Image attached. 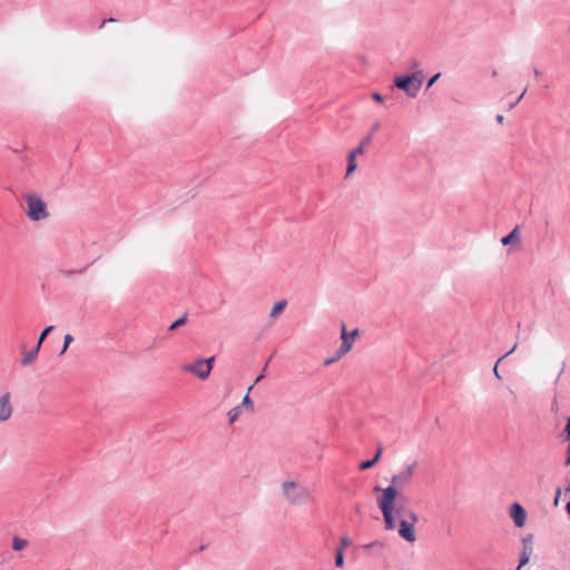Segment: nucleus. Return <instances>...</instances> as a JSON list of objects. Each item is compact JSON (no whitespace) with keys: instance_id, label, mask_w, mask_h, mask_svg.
I'll return each mask as SVG.
<instances>
[{"instance_id":"obj_1","label":"nucleus","mask_w":570,"mask_h":570,"mask_svg":"<svg viewBox=\"0 0 570 570\" xmlns=\"http://www.w3.org/2000/svg\"><path fill=\"white\" fill-rule=\"evenodd\" d=\"M282 493L291 505H304L308 503L312 499V492L305 485L287 480L282 483Z\"/></svg>"},{"instance_id":"obj_2","label":"nucleus","mask_w":570,"mask_h":570,"mask_svg":"<svg viewBox=\"0 0 570 570\" xmlns=\"http://www.w3.org/2000/svg\"><path fill=\"white\" fill-rule=\"evenodd\" d=\"M416 470V462L407 464L405 468L400 470L391 479V484L384 490L394 491V500L399 502H407V498L400 494V491L411 484Z\"/></svg>"},{"instance_id":"obj_3","label":"nucleus","mask_w":570,"mask_h":570,"mask_svg":"<svg viewBox=\"0 0 570 570\" xmlns=\"http://www.w3.org/2000/svg\"><path fill=\"white\" fill-rule=\"evenodd\" d=\"M374 492L382 493L381 497L377 498V507L380 508L383 514L385 529L394 530L396 527L394 518V503L397 502L396 500H394V491L382 490L381 487H375Z\"/></svg>"},{"instance_id":"obj_4","label":"nucleus","mask_w":570,"mask_h":570,"mask_svg":"<svg viewBox=\"0 0 570 570\" xmlns=\"http://www.w3.org/2000/svg\"><path fill=\"white\" fill-rule=\"evenodd\" d=\"M423 83V71L417 70L411 75L395 77L394 86L403 90L410 98H415Z\"/></svg>"},{"instance_id":"obj_5","label":"nucleus","mask_w":570,"mask_h":570,"mask_svg":"<svg viewBox=\"0 0 570 570\" xmlns=\"http://www.w3.org/2000/svg\"><path fill=\"white\" fill-rule=\"evenodd\" d=\"M27 203V217L33 222H40L49 216L46 203L36 194L24 196Z\"/></svg>"},{"instance_id":"obj_6","label":"nucleus","mask_w":570,"mask_h":570,"mask_svg":"<svg viewBox=\"0 0 570 570\" xmlns=\"http://www.w3.org/2000/svg\"><path fill=\"white\" fill-rule=\"evenodd\" d=\"M214 361V356L209 358H198L195 363L186 364L181 368L184 372L193 373L200 380H206L212 372Z\"/></svg>"},{"instance_id":"obj_7","label":"nucleus","mask_w":570,"mask_h":570,"mask_svg":"<svg viewBox=\"0 0 570 570\" xmlns=\"http://www.w3.org/2000/svg\"><path fill=\"white\" fill-rule=\"evenodd\" d=\"M357 335H358L357 330H354L351 333H348L346 331L345 324H342V333H341L342 344H341L340 348L336 351L335 357L326 360L325 365L332 364L333 362L340 360L342 356H344L346 353H348L353 346V340Z\"/></svg>"},{"instance_id":"obj_8","label":"nucleus","mask_w":570,"mask_h":570,"mask_svg":"<svg viewBox=\"0 0 570 570\" xmlns=\"http://www.w3.org/2000/svg\"><path fill=\"white\" fill-rule=\"evenodd\" d=\"M419 517L414 511H406V519L400 521L399 534L407 542L416 540L414 527Z\"/></svg>"},{"instance_id":"obj_9","label":"nucleus","mask_w":570,"mask_h":570,"mask_svg":"<svg viewBox=\"0 0 570 570\" xmlns=\"http://www.w3.org/2000/svg\"><path fill=\"white\" fill-rule=\"evenodd\" d=\"M11 395L9 392L0 396V422L8 421L12 415Z\"/></svg>"},{"instance_id":"obj_10","label":"nucleus","mask_w":570,"mask_h":570,"mask_svg":"<svg viewBox=\"0 0 570 570\" xmlns=\"http://www.w3.org/2000/svg\"><path fill=\"white\" fill-rule=\"evenodd\" d=\"M510 517L513 519L515 527L522 528L527 521V512L520 503H513L510 508Z\"/></svg>"},{"instance_id":"obj_11","label":"nucleus","mask_w":570,"mask_h":570,"mask_svg":"<svg viewBox=\"0 0 570 570\" xmlns=\"http://www.w3.org/2000/svg\"><path fill=\"white\" fill-rule=\"evenodd\" d=\"M363 155L362 147H356L353 149L347 156V168H346V177L352 175L357 168L356 157Z\"/></svg>"},{"instance_id":"obj_12","label":"nucleus","mask_w":570,"mask_h":570,"mask_svg":"<svg viewBox=\"0 0 570 570\" xmlns=\"http://www.w3.org/2000/svg\"><path fill=\"white\" fill-rule=\"evenodd\" d=\"M521 242L519 226H515L507 236L502 237V245L519 244Z\"/></svg>"},{"instance_id":"obj_13","label":"nucleus","mask_w":570,"mask_h":570,"mask_svg":"<svg viewBox=\"0 0 570 570\" xmlns=\"http://www.w3.org/2000/svg\"><path fill=\"white\" fill-rule=\"evenodd\" d=\"M381 127V122L380 121H376L372 125L371 129H370V132L367 134L366 137H364L360 145L357 147H362V150H363V154L365 153V148L366 146H368L372 141V138H373V135L380 129Z\"/></svg>"},{"instance_id":"obj_14","label":"nucleus","mask_w":570,"mask_h":570,"mask_svg":"<svg viewBox=\"0 0 570 570\" xmlns=\"http://www.w3.org/2000/svg\"><path fill=\"white\" fill-rule=\"evenodd\" d=\"M39 351V345H36V347H33L31 351L24 352L21 358V364L23 366L31 364L36 360Z\"/></svg>"},{"instance_id":"obj_15","label":"nucleus","mask_w":570,"mask_h":570,"mask_svg":"<svg viewBox=\"0 0 570 570\" xmlns=\"http://www.w3.org/2000/svg\"><path fill=\"white\" fill-rule=\"evenodd\" d=\"M285 307H286V301L283 299V301L277 302L273 306V308H272V311L269 313V317L271 318L277 317L285 309Z\"/></svg>"},{"instance_id":"obj_16","label":"nucleus","mask_w":570,"mask_h":570,"mask_svg":"<svg viewBox=\"0 0 570 570\" xmlns=\"http://www.w3.org/2000/svg\"><path fill=\"white\" fill-rule=\"evenodd\" d=\"M28 544V541L24 540V539H21L19 537H14L13 540H12V549L14 551H21L22 549H24Z\"/></svg>"},{"instance_id":"obj_17","label":"nucleus","mask_w":570,"mask_h":570,"mask_svg":"<svg viewBox=\"0 0 570 570\" xmlns=\"http://www.w3.org/2000/svg\"><path fill=\"white\" fill-rule=\"evenodd\" d=\"M532 540H533L532 534H527L525 537L522 538V546H523L522 551H529L530 553H532V551H533Z\"/></svg>"},{"instance_id":"obj_18","label":"nucleus","mask_w":570,"mask_h":570,"mask_svg":"<svg viewBox=\"0 0 570 570\" xmlns=\"http://www.w3.org/2000/svg\"><path fill=\"white\" fill-rule=\"evenodd\" d=\"M517 347H518V344L515 343V344L512 346V348H511L509 352H507L503 356H501V357L498 360V362L495 363V365H494V367H493V373H494V375H495L499 380H501V376H500L499 371H498V364H499L503 358H505L507 356H509L510 354H512V353L517 350Z\"/></svg>"},{"instance_id":"obj_19","label":"nucleus","mask_w":570,"mask_h":570,"mask_svg":"<svg viewBox=\"0 0 570 570\" xmlns=\"http://www.w3.org/2000/svg\"><path fill=\"white\" fill-rule=\"evenodd\" d=\"M405 503L406 502H395L394 503V515L395 514L399 515V517L403 515V517L406 518V511L407 510L405 509Z\"/></svg>"},{"instance_id":"obj_20","label":"nucleus","mask_w":570,"mask_h":570,"mask_svg":"<svg viewBox=\"0 0 570 570\" xmlns=\"http://www.w3.org/2000/svg\"><path fill=\"white\" fill-rule=\"evenodd\" d=\"M253 387H254V385H250V386L248 387V390H247V393H249V392L252 391V389H253ZM239 406H240V407H242V406H245V407L249 409L250 411H253V410H254V404H253L252 400L249 399V395H248V394H246V395L244 396V399H243V401H242V404H240Z\"/></svg>"},{"instance_id":"obj_21","label":"nucleus","mask_w":570,"mask_h":570,"mask_svg":"<svg viewBox=\"0 0 570 570\" xmlns=\"http://www.w3.org/2000/svg\"><path fill=\"white\" fill-rule=\"evenodd\" d=\"M531 554L532 553H530L529 551H521L519 566H518L517 570H521V568L524 567L529 562Z\"/></svg>"},{"instance_id":"obj_22","label":"nucleus","mask_w":570,"mask_h":570,"mask_svg":"<svg viewBox=\"0 0 570 570\" xmlns=\"http://www.w3.org/2000/svg\"><path fill=\"white\" fill-rule=\"evenodd\" d=\"M242 413L240 406H235L228 411V419L230 423H234Z\"/></svg>"},{"instance_id":"obj_23","label":"nucleus","mask_w":570,"mask_h":570,"mask_svg":"<svg viewBox=\"0 0 570 570\" xmlns=\"http://www.w3.org/2000/svg\"><path fill=\"white\" fill-rule=\"evenodd\" d=\"M335 566L337 568L344 567V552L342 551V549H336L335 551Z\"/></svg>"},{"instance_id":"obj_24","label":"nucleus","mask_w":570,"mask_h":570,"mask_svg":"<svg viewBox=\"0 0 570 570\" xmlns=\"http://www.w3.org/2000/svg\"><path fill=\"white\" fill-rule=\"evenodd\" d=\"M187 322V315L185 314L184 316L179 317L178 320H176L174 323L170 324L169 326V331H175L177 330L178 327L185 325Z\"/></svg>"},{"instance_id":"obj_25","label":"nucleus","mask_w":570,"mask_h":570,"mask_svg":"<svg viewBox=\"0 0 570 570\" xmlns=\"http://www.w3.org/2000/svg\"><path fill=\"white\" fill-rule=\"evenodd\" d=\"M52 330H53V326L49 325V326L45 327L43 331L40 333V336H39L38 343H37V345H39V348L41 347V344L43 343V341L46 340V337Z\"/></svg>"},{"instance_id":"obj_26","label":"nucleus","mask_w":570,"mask_h":570,"mask_svg":"<svg viewBox=\"0 0 570 570\" xmlns=\"http://www.w3.org/2000/svg\"><path fill=\"white\" fill-rule=\"evenodd\" d=\"M73 341V337L70 335V334H66L65 337H63V346L60 351V355L65 354L66 351L68 350L69 345L71 344V342Z\"/></svg>"},{"instance_id":"obj_27","label":"nucleus","mask_w":570,"mask_h":570,"mask_svg":"<svg viewBox=\"0 0 570 570\" xmlns=\"http://www.w3.org/2000/svg\"><path fill=\"white\" fill-rule=\"evenodd\" d=\"M340 548L338 549H342V551L344 552V549L348 548L352 543L351 539L347 537V535H343L340 540Z\"/></svg>"},{"instance_id":"obj_28","label":"nucleus","mask_w":570,"mask_h":570,"mask_svg":"<svg viewBox=\"0 0 570 570\" xmlns=\"http://www.w3.org/2000/svg\"><path fill=\"white\" fill-rule=\"evenodd\" d=\"M375 463L376 462H374V459L363 461L360 464V470H362V471L367 470V469L372 468Z\"/></svg>"},{"instance_id":"obj_29","label":"nucleus","mask_w":570,"mask_h":570,"mask_svg":"<svg viewBox=\"0 0 570 570\" xmlns=\"http://www.w3.org/2000/svg\"><path fill=\"white\" fill-rule=\"evenodd\" d=\"M384 544L381 541H373V542L366 543L363 548H364V550H370V549H373L375 547L382 548Z\"/></svg>"},{"instance_id":"obj_30","label":"nucleus","mask_w":570,"mask_h":570,"mask_svg":"<svg viewBox=\"0 0 570 570\" xmlns=\"http://www.w3.org/2000/svg\"><path fill=\"white\" fill-rule=\"evenodd\" d=\"M441 77V72L435 73L433 77H431L428 81L426 88H431L434 82Z\"/></svg>"},{"instance_id":"obj_31","label":"nucleus","mask_w":570,"mask_h":570,"mask_svg":"<svg viewBox=\"0 0 570 570\" xmlns=\"http://www.w3.org/2000/svg\"><path fill=\"white\" fill-rule=\"evenodd\" d=\"M372 98L376 101V102H383V96L379 92H373L372 94Z\"/></svg>"},{"instance_id":"obj_32","label":"nucleus","mask_w":570,"mask_h":570,"mask_svg":"<svg viewBox=\"0 0 570 570\" xmlns=\"http://www.w3.org/2000/svg\"><path fill=\"white\" fill-rule=\"evenodd\" d=\"M525 92H527V88L522 91V94L518 97L517 100H513V102L510 105V108H513L523 98Z\"/></svg>"},{"instance_id":"obj_33","label":"nucleus","mask_w":570,"mask_h":570,"mask_svg":"<svg viewBox=\"0 0 570 570\" xmlns=\"http://www.w3.org/2000/svg\"><path fill=\"white\" fill-rule=\"evenodd\" d=\"M564 433L567 435V439H570V416L567 420V424H566V428H564Z\"/></svg>"},{"instance_id":"obj_34","label":"nucleus","mask_w":570,"mask_h":570,"mask_svg":"<svg viewBox=\"0 0 570 570\" xmlns=\"http://www.w3.org/2000/svg\"><path fill=\"white\" fill-rule=\"evenodd\" d=\"M381 455H382V446L380 445V446L377 448V450H376V453H375L374 458H373V459H374V462H379V460H380Z\"/></svg>"},{"instance_id":"obj_35","label":"nucleus","mask_w":570,"mask_h":570,"mask_svg":"<svg viewBox=\"0 0 570 570\" xmlns=\"http://www.w3.org/2000/svg\"><path fill=\"white\" fill-rule=\"evenodd\" d=\"M411 68L414 69L415 71L421 70L420 69V62L417 60H413L412 65H411Z\"/></svg>"},{"instance_id":"obj_36","label":"nucleus","mask_w":570,"mask_h":570,"mask_svg":"<svg viewBox=\"0 0 570 570\" xmlns=\"http://www.w3.org/2000/svg\"><path fill=\"white\" fill-rule=\"evenodd\" d=\"M265 377V371L263 370V373L261 375H258L254 382L253 385L257 384L258 382H261L263 379Z\"/></svg>"},{"instance_id":"obj_37","label":"nucleus","mask_w":570,"mask_h":570,"mask_svg":"<svg viewBox=\"0 0 570 570\" xmlns=\"http://www.w3.org/2000/svg\"><path fill=\"white\" fill-rule=\"evenodd\" d=\"M566 465H570V445L567 449V459H566Z\"/></svg>"},{"instance_id":"obj_38","label":"nucleus","mask_w":570,"mask_h":570,"mask_svg":"<svg viewBox=\"0 0 570 570\" xmlns=\"http://www.w3.org/2000/svg\"><path fill=\"white\" fill-rule=\"evenodd\" d=\"M495 120H497L499 124H503L504 117H503L502 115H497Z\"/></svg>"},{"instance_id":"obj_39","label":"nucleus","mask_w":570,"mask_h":570,"mask_svg":"<svg viewBox=\"0 0 570 570\" xmlns=\"http://www.w3.org/2000/svg\"><path fill=\"white\" fill-rule=\"evenodd\" d=\"M105 22H107V23H112V22H116V19H114V18H108V19H105Z\"/></svg>"},{"instance_id":"obj_40","label":"nucleus","mask_w":570,"mask_h":570,"mask_svg":"<svg viewBox=\"0 0 570 570\" xmlns=\"http://www.w3.org/2000/svg\"><path fill=\"white\" fill-rule=\"evenodd\" d=\"M566 511H567V513L570 515V502H568V503L566 504Z\"/></svg>"},{"instance_id":"obj_41","label":"nucleus","mask_w":570,"mask_h":570,"mask_svg":"<svg viewBox=\"0 0 570 570\" xmlns=\"http://www.w3.org/2000/svg\"><path fill=\"white\" fill-rule=\"evenodd\" d=\"M533 73H534L535 77L540 76V71L537 68L533 69Z\"/></svg>"},{"instance_id":"obj_42","label":"nucleus","mask_w":570,"mask_h":570,"mask_svg":"<svg viewBox=\"0 0 570 570\" xmlns=\"http://www.w3.org/2000/svg\"><path fill=\"white\" fill-rule=\"evenodd\" d=\"M355 512H356V513H361V507H360V505H356V508H355Z\"/></svg>"},{"instance_id":"obj_43","label":"nucleus","mask_w":570,"mask_h":570,"mask_svg":"<svg viewBox=\"0 0 570 570\" xmlns=\"http://www.w3.org/2000/svg\"><path fill=\"white\" fill-rule=\"evenodd\" d=\"M106 23H107V22H105V20H102V22H101V23H100V26H99V29H102V28L105 27V24H106Z\"/></svg>"},{"instance_id":"obj_44","label":"nucleus","mask_w":570,"mask_h":570,"mask_svg":"<svg viewBox=\"0 0 570 570\" xmlns=\"http://www.w3.org/2000/svg\"><path fill=\"white\" fill-rule=\"evenodd\" d=\"M269 361H272V357H268V361H267V362H269ZM267 364H268V363H266V364H265V366H264V371H266Z\"/></svg>"}]
</instances>
